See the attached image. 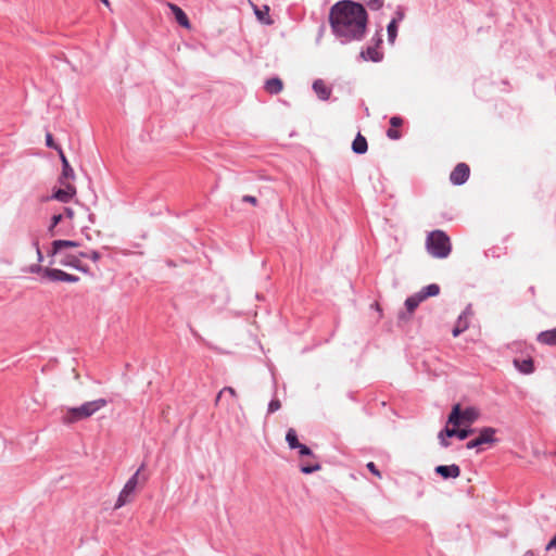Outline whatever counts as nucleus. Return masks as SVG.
I'll list each match as a JSON object with an SVG mask.
<instances>
[{"mask_svg": "<svg viewBox=\"0 0 556 556\" xmlns=\"http://www.w3.org/2000/svg\"><path fill=\"white\" fill-rule=\"evenodd\" d=\"M437 475L443 479L458 478L460 476V468L458 465H439L434 468Z\"/></svg>", "mask_w": 556, "mask_h": 556, "instance_id": "obj_13", "label": "nucleus"}, {"mask_svg": "<svg viewBox=\"0 0 556 556\" xmlns=\"http://www.w3.org/2000/svg\"><path fill=\"white\" fill-rule=\"evenodd\" d=\"M367 469L372 473L375 475L376 477L378 478H381V472L380 470L377 468V466L375 465L374 462H369L367 465H366Z\"/></svg>", "mask_w": 556, "mask_h": 556, "instance_id": "obj_35", "label": "nucleus"}, {"mask_svg": "<svg viewBox=\"0 0 556 556\" xmlns=\"http://www.w3.org/2000/svg\"><path fill=\"white\" fill-rule=\"evenodd\" d=\"M496 433V429L492 427H484L479 431V435L476 438L477 442L481 445L483 444H493L498 440L494 437Z\"/></svg>", "mask_w": 556, "mask_h": 556, "instance_id": "obj_14", "label": "nucleus"}, {"mask_svg": "<svg viewBox=\"0 0 556 556\" xmlns=\"http://www.w3.org/2000/svg\"><path fill=\"white\" fill-rule=\"evenodd\" d=\"M367 149L368 144L366 138L363 135L357 134L352 143V150L357 154H363L367 151Z\"/></svg>", "mask_w": 556, "mask_h": 556, "instance_id": "obj_23", "label": "nucleus"}, {"mask_svg": "<svg viewBox=\"0 0 556 556\" xmlns=\"http://www.w3.org/2000/svg\"><path fill=\"white\" fill-rule=\"evenodd\" d=\"M481 444L479 442H477V439H472L470 441L467 442L466 444V448L468 450H472V448H476V447H479Z\"/></svg>", "mask_w": 556, "mask_h": 556, "instance_id": "obj_39", "label": "nucleus"}, {"mask_svg": "<svg viewBox=\"0 0 556 556\" xmlns=\"http://www.w3.org/2000/svg\"><path fill=\"white\" fill-rule=\"evenodd\" d=\"M473 312L470 306H468L458 317L457 323L453 329V336L457 337L459 333L465 331L469 326V320L472 317Z\"/></svg>", "mask_w": 556, "mask_h": 556, "instance_id": "obj_12", "label": "nucleus"}, {"mask_svg": "<svg viewBox=\"0 0 556 556\" xmlns=\"http://www.w3.org/2000/svg\"><path fill=\"white\" fill-rule=\"evenodd\" d=\"M283 88V83L280 78L274 77L269 78L265 83V90L270 94L279 93Z\"/></svg>", "mask_w": 556, "mask_h": 556, "instance_id": "obj_21", "label": "nucleus"}, {"mask_svg": "<svg viewBox=\"0 0 556 556\" xmlns=\"http://www.w3.org/2000/svg\"><path fill=\"white\" fill-rule=\"evenodd\" d=\"M329 23L333 34L342 40H359L366 31L367 13L363 4L342 0L331 7Z\"/></svg>", "mask_w": 556, "mask_h": 556, "instance_id": "obj_1", "label": "nucleus"}, {"mask_svg": "<svg viewBox=\"0 0 556 556\" xmlns=\"http://www.w3.org/2000/svg\"><path fill=\"white\" fill-rule=\"evenodd\" d=\"M296 450H299V455L301 457L309 456V457L316 458L313 451L305 444L301 443L300 447H298Z\"/></svg>", "mask_w": 556, "mask_h": 556, "instance_id": "obj_30", "label": "nucleus"}, {"mask_svg": "<svg viewBox=\"0 0 556 556\" xmlns=\"http://www.w3.org/2000/svg\"><path fill=\"white\" fill-rule=\"evenodd\" d=\"M403 118L400 116H392L390 118V128L387 131V136L392 140H397L402 137L399 128L403 125Z\"/></svg>", "mask_w": 556, "mask_h": 556, "instance_id": "obj_16", "label": "nucleus"}, {"mask_svg": "<svg viewBox=\"0 0 556 556\" xmlns=\"http://www.w3.org/2000/svg\"><path fill=\"white\" fill-rule=\"evenodd\" d=\"M167 7L170 9L173 14L175 15L177 23L181 27L187 28V29H189L191 27V24L189 22L187 14L178 5L168 2Z\"/></svg>", "mask_w": 556, "mask_h": 556, "instance_id": "obj_15", "label": "nucleus"}, {"mask_svg": "<svg viewBox=\"0 0 556 556\" xmlns=\"http://www.w3.org/2000/svg\"><path fill=\"white\" fill-rule=\"evenodd\" d=\"M281 402L278 399H273L268 404V413H275L276 410L280 409Z\"/></svg>", "mask_w": 556, "mask_h": 556, "instance_id": "obj_33", "label": "nucleus"}, {"mask_svg": "<svg viewBox=\"0 0 556 556\" xmlns=\"http://www.w3.org/2000/svg\"><path fill=\"white\" fill-rule=\"evenodd\" d=\"M79 245L76 241L71 240H55L52 242V251L51 255H61L62 253H66L64 249L67 248H77Z\"/></svg>", "mask_w": 556, "mask_h": 556, "instance_id": "obj_17", "label": "nucleus"}, {"mask_svg": "<svg viewBox=\"0 0 556 556\" xmlns=\"http://www.w3.org/2000/svg\"><path fill=\"white\" fill-rule=\"evenodd\" d=\"M438 439L440 441V444L443 446V447H448L451 445L450 441L447 439H450L447 437V434L444 433V429H442L439 434H438Z\"/></svg>", "mask_w": 556, "mask_h": 556, "instance_id": "obj_34", "label": "nucleus"}, {"mask_svg": "<svg viewBox=\"0 0 556 556\" xmlns=\"http://www.w3.org/2000/svg\"><path fill=\"white\" fill-rule=\"evenodd\" d=\"M372 306L381 314V307L379 303H375Z\"/></svg>", "mask_w": 556, "mask_h": 556, "instance_id": "obj_45", "label": "nucleus"}, {"mask_svg": "<svg viewBox=\"0 0 556 556\" xmlns=\"http://www.w3.org/2000/svg\"><path fill=\"white\" fill-rule=\"evenodd\" d=\"M59 180H60V184L64 186V188L58 189L56 191H54L51 198L56 201L67 203L75 197V194L77 192L76 187L70 182H66L65 180H62V179H59Z\"/></svg>", "mask_w": 556, "mask_h": 556, "instance_id": "obj_9", "label": "nucleus"}, {"mask_svg": "<svg viewBox=\"0 0 556 556\" xmlns=\"http://www.w3.org/2000/svg\"><path fill=\"white\" fill-rule=\"evenodd\" d=\"M108 404L105 399H98L90 402H85L78 407H71L62 417L64 425L75 424L77 421L91 417L94 413L103 408Z\"/></svg>", "mask_w": 556, "mask_h": 556, "instance_id": "obj_2", "label": "nucleus"}, {"mask_svg": "<svg viewBox=\"0 0 556 556\" xmlns=\"http://www.w3.org/2000/svg\"><path fill=\"white\" fill-rule=\"evenodd\" d=\"M105 7L110 8L111 3L109 0H100Z\"/></svg>", "mask_w": 556, "mask_h": 556, "instance_id": "obj_44", "label": "nucleus"}, {"mask_svg": "<svg viewBox=\"0 0 556 556\" xmlns=\"http://www.w3.org/2000/svg\"><path fill=\"white\" fill-rule=\"evenodd\" d=\"M469 175V166L466 163H458L451 172L450 180L453 185L459 186L468 180Z\"/></svg>", "mask_w": 556, "mask_h": 556, "instance_id": "obj_10", "label": "nucleus"}, {"mask_svg": "<svg viewBox=\"0 0 556 556\" xmlns=\"http://www.w3.org/2000/svg\"><path fill=\"white\" fill-rule=\"evenodd\" d=\"M387 30H388V38H389V41L391 43H393L395 41V38L397 36V25H396V21L393 20L389 23L388 27H387Z\"/></svg>", "mask_w": 556, "mask_h": 556, "instance_id": "obj_28", "label": "nucleus"}, {"mask_svg": "<svg viewBox=\"0 0 556 556\" xmlns=\"http://www.w3.org/2000/svg\"><path fill=\"white\" fill-rule=\"evenodd\" d=\"M64 216L68 219H73L75 217V212L71 207L64 208Z\"/></svg>", "mask_w": 556, "mask_h": 556, "instance_id": "obj_40", "label": "nucleus"}, {"mask_svg": "<svg viewBox=\"0 0 556 556\" xmlns=\"http://www.w3.org/2000/svg\"><path fill=\"white\" fill-rule=\"evenodd\" d=\"M286 441L291 450H296L300 447L301 443L298 439V434L295 429L289 428L286 433Z\"/></svg>", "mask_w": 556, "mask_h": 556, "instance_id": "obj_26", "label": "nucleus"}, {"mask_svg": "<svg viewBox=\"0 0 556 556\" xmlns=\"http://www.w3.org/2000/svg\"><path fill=\"white\" fill-rule=\"evenodd\" d=\"M480 417L479 410L473 406L463 408L459 403L452 406V409L447 416V426L454 427L466 426L469 427L478 420Z\"/></svg>", "mask_w": 556, "mask_h": 556, "instance_id": "obj_5", "label": "nucleus"}, {"mask_svg": "<svg viewBox=\"0 0 556 556\" xmlns=\"http://www.w3.org/2000/svg\"><path fill=\"white\" fill-rule=\"evenodd\" d=\"M224 393H228L230 396L232 397H237L238 394L236 392V390L231 387H225L223 390H220L216 396V404L220 401L222 396L224 395Z\"/></svg>", "mask_w": 556, "mask_h": 556, "instance_id": "obj_29", "label": "nucleus"}, {"mask_svg": "<svg viewBox=\"0 0 556 556\" xmlns=\"http://www.w3.org/2000/svg\"><path fill=\"white\" fill-rule=\"evenodd\" d=\"M553 548H556V534L552 538V540L545 546L546 551H551Z\"/></svg>", "mask_w": 556, "mask_h": 556, "instance_id": "obj_41", "label": "nucleus"}, {"mask_svg": "<svg viewBox=\"0 0 556 556\" xmlns=\"http://www.w3.org/2000/svg\"><path fill=\"white\" fill-rule=\"evenodd\" d=\"M80 256L81 257H89L93 262H97L100 258V254L97 251H92L91 253H84V252H81Z\"/></svg>", "mask_w": 556, "mask_h": 556, "instance_id": "obj_37", "label": "nucleus"}, {"mask_svg": "<svg viewBox=\"0 0 556 556\" xmlns=\"http://www.w3.org/2000/svg\"><path fill=\"white\" fill-rule=\"evenodd\" d=\"M422 301V296H420L419 293L408 296L405 301L406 313L402 312L399 314V321L407 323L414 314L415 309Z\"/></svg>", "mask_w": 556, "mask_h": 556, "instance_id": "obj_8", "label": "nucleus"}, {"mask_svg": "<svg viewBox=\"0 0 556 556\" xmlns=\"http://www.w3.org/2000/svg\"><path fill=\"white\" fill-rule=\"evenodd\" d=\"M476 432V429L469 427H448L447 425L444 428V433L447 434L448 438L456 437L459 440H466L470 435H472Z\"/></svg>", "mask_w": 556, "mask_h": 556, "instance_id": "obj_11", "label": "nucleus"}, {"mask_svg": "<svg viewBox=\"0 0 556 556\" xmlns=\"http://www.w3.org/2000/svg\"><path fill=\"white\" fill-rule=\"evenodd\" d=\"M426 249L435 258H446L452 251L450 237L442 230H433L426 239Z\"/></svg>", "mask_w": 556, "mask_h": 556, "instance_id": "obj_3", "label": "nucleus"}, {"mask_svg": "<svg viewBox=\"0 0 556 556\" xmlns=\"http://www.w3.org/2000/svg\"><path fill=\"white\" fill-rule=\"evenodd\" d=\"M59 155L62 161V174H61L60 179H62V180L74 179L75 178L74 169L70 165L62 149H59Z\"/></svg>", "mask_w": 556, "mask_h": 556, "instance_id": "obj_19", "label": "nucleus"}, {"mask_svg": "<svg viewBox=\"0 0 556 556\" xmlns=\"http://www.w3.org/2000/svg\"><path fill=\"white\" fill-rule=\"evenodd\" d=\"M146 465L142 464L137 471L128 479L123 490L121 491L117 501L114 505V509H118L124 505L130 503L134 498V494L138 485H144L148 480V476L143 473Z\"/></svg>", "mask_w": 556, "mask_h": 556, "instance_id": "obj_4", "label": "nucleus"}, {"mask_svg": "<svg viewBox=\"0 0 556 556\" xmlns=\"http://www.w3.org/2000/svg\"><path fill=\"white\" fill-rule=\"evenodd\" d=\"M29 273L41 274L42 277L48 278L52 281H64V282H77L78 277L67 274L61 269L55 268H42L39 264L31 265L29 267Z\"/></svg>", "mask_w": 556, "mask_h": 556, "instance_id": "obj_6", "label": "nucleus"}, {"mask_svg": "<svg viewBox=\"0 0 556 556\" xmlns=\"http://www.w3.org/2000/svg\"><path fill=\"white\" fill-rule=\"evenodd\" d=\"M538 341L544 345H556V328L541 332L538 336Z\"/></svg>", "mask_w": 556, "mask_h": 556, "instance_id": "obj_22", "label": "nucleus"}, {"mask_svg": "<svg viewBox=\"0 0 556 556\" xmlns=\"http://www.w3.org/2000/svg\"><path fill=\"white\" fill-rule=\"evenodd\" d=\"M418 293L420 296H422V300L425 301L426 299H428L430 296L438 295L440 293V287L435 283H431V285L425 287Z\"/></svg>", "mask_w": 556, "mask_h": 556, "instance_id": "obj_27", "label": "nucleus"}, {"mask_svg": "<svg viewBox=\"0 0 556 556\" xmlns=\"http://www.w3.org/2000/svg\"><path fill=\"white\" fill-rule=\"evenodd\" d=\"M257 17L260 21L266 23V24H271V21L269 18H267L268 16V7H265L264 8V11L262 10H256L255 11Z\"/></svg>", "mask_w": 556, "mask_h": 556, "instance_id": "obj_31", "label": "nucleus"}, {"mask_svg": "<svg viewBox=\"0 0 556 556\" xmlns=\"http://www.w3.org/2000/svg\"><path fill=\"white\" fill-rule=\"evenodd\" d=\"M52 256L56 258L55 262H58L59 264H61L63 266H70V267L76 268L84 273L87 271V267L81 262L80 254L75 255V254H71V253H62L61 255H52Z\"/></svg>", "mask_w": 556, "mask_h": 556, "instance_id": "obj_7", "label": "nucleus"}, {"mask_svg": "<svg viewBox=\"0 0 556 556\" xmlns=\"http://www.w3.org/2000/svg\"><path fill=\"white\" fill-rule=\"evenodd\" d=\"M515 367L522 374H531L534 371V364L532 357L528 356L527 358H514Z\"/></svg>", "mask_w": 556, "mask_h": 556, "instance_id": "obj_18", "label": "nucleus"}, {"mask_svg": "<svg viewBox=\"0 0 556 556\" xmlns=\"http://www.w3.org/2000/svg\"><path fill=\"white\" fill-rule=\"evenodd\" d=\"M63 218V215L62 214H58V215H54L51 219V225L49 227V232L54 236V228L55 226L62 220Z\"/></svg>", "mask_w": 556, "mask_h": 556, "instance_id": "obj_32", "label": "nucleus"}, {"mask_svg": "<svg viewBox=\"0 0 556 556\" xmlns=\"http://www.w3.org/2000/svg\"><path fill=\"white\" fill-rule=\"evenodd\" d=\"M321 469V466L319 463L317 462H309V460H301L300 463V470L305 473V475H308V473H313L315 471H318Z\"/></svg>", "mask_w": 556, "mask_h": 556, "instance_id": "obj_25", "label": "nucleus"}, {"mask_svg": "<svg viewBox=\"0 0 556 556\" xmlns=\"http://www.w3.org/2000/svg\"><path fill=\"white\" fill-rule=\"evenodd\" d=\"M523 556H534V552H533V551H531V549H529V551H527V552L525 553V555H523Z\"/></svg>", "mask_w": 556, "mask_h": 556, "instance_id": "obj_43", "label": "nucleus"}, {"mask_svg": "<svg viewBox=\"0 0 556 556\" xmlns=\"http://www.w3.org/2000/svg\"><path fill=\"white\" fill-rule=\"evenodd\" d=\"M313 89L316 92V94L318 96V98L321 100H328L331 94V90L328 88L326 83L321 79L314 81Z\"/></svg>", "mask_w": 556, "mask_h": 556, "instance_id": "obj_20", "label": "nucleus"}, {"mask_svg": "<svg viewBox=\"0 0 556 556\" xmlns=\"http://www.w3.org/2000/svg\"><path fill=\"white\" fill-rule=\"evenodd\" d=\"M46 143H47V146H48L49 148L56 149L58 151H59V149H61L59 146H56V144L54 143L53 137H52V135H51L50 132H48V134L46 135Z\"/></svg>", "mask_w": 556, "mask_h": 556, "instance_id": "obj_36", "label": "nucleus"}, {"mask_svg": "<svg viewBox=\"0 0 556 556\" xmlns=\"http://www.w3.org/2000/svg\"><path fill=\"white\" fill-rule=\"evenodd\" d=\"M364 60H369L372 62H379L382 60V53L375 47H369L365 51L361 53Z\"/></svg>", "mask_w": 556, "mask_h": 556, "instance_id": "obj_24", "label": "nucleus"}, {"mask_svg": "<svg viewBox=\"0 0 556 556\" xmlns=\"http://www.w3.org/2000/svg\"><path fill=\"white\" fill-rule=\"evenodd\" d=\"M242 201L248 202V203H250V204H252L254 206H256L257 203H258L257 199L255 197H253V195H244L242 198Z\"/></svg>", "mask_w": 556, "mask_h": 556, "instance_id": "obj_38", "label": "nucleus"}, {"mask_svg": "<svg viewBox=\"0 0 556 556\" xmlns=\"http://www.w3.org/2000/svg\"><path fill=\"white\" fill-rule=\"evenodd\" d=\"M35 247H36V253H37L38 262H41L43 257H42V253H41L40 248H39V243L35 242Z\"/></svg>", "mask_w": 556, "mask_h": 556, "instance_id": "obj_42", "label": "nucleus"}]
</instances>
